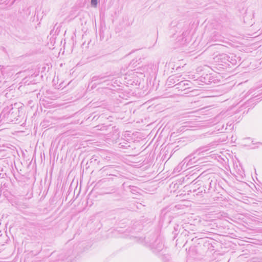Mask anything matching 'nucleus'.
<instances>
[{
  "instance_id": "7ed1b4c3",
  "label": "nucleus",
  "mask_w": 262,
  "mask_h": 262,
  "mask_svg": "<svg viewBox=\"0 0 262 262\" xmlns=\"http://www.w3.org/2000/svg\"><path fill=\"white\" fill-rule=\"evenodd\" d=\"M216 181L210 178L207 179L204 183L203 187H199L198 189H196L197 191L196 194L200 195L203 192L202 190H204L205 193H209L214 191L216 189Z\"/></svg>"
},
{
  "instance_id": "423d86ee",
  "label": "nucleus",
  "mask_w": 262,
  "mask_h": 262,
  "mask_svg": "<svg viewBox=\"0 0 262 262\" xmlns=\"http://www.w3.org/2000/svg\"><path fill=\"white\" fill-rule=\"evenodd\" d=\"M189 81L186 80L181 81L178 83H177L175 86H177V89H179L180 90H186L188 88L186 87V86H188L189 85Z\"/></svg>"
},
{
  "instance_id": "4468645a",
  "label": "nucleus",
  "mask_w": 262,
  "mask_h": 262,
  "mask_svg": "<svg viewBox=\"0 0 262 262\" xmlns=\"http://www.w3.org/2000/svg\"><path fill=\"white\" fill-rule=\"evenodd\" d=\"M0 67H1V70L3 72V70L4 69V66H0Z\"/></svg>"
},
{
  "instance_id": "f257e3e1",
  "label": "nucleus",
  "mask_w": 262,
  "mask_h": 262,
  "mask_svg": "<svg viewBox=\"0 0 262 262\" xmlns=\"http://www.w3.org/2000/svg\"><path fill=\"white\" fill-rule=\"evenodd\" d=\"M21 107L17 103L5 107L0 114V122L2 124L13 122L19 123L18 120L21 116Z\"/></svg>"
},
{
  "instance_id": "39448f33",
  "label": "nucleus",
  "mask_w": 262,
  "mask_h": 262,
  "mask_svg": "<svg viewBox=\"0 0 262 262\" xmlns=\"http://www.w3.org/2000/svg\"><path fill=\"white\" fill-rule=\"evenodd\" d=\"M217 58L218 59L220 60L221 62L228 64V61H229L230 55L226 54H220L217 56Z\"/></svg>"
},
{
  "instance_id": "0eeeda50",
  "label": "nucleus",
  "mask_w": 262,
  "mask_h": 262,
  "mask_svg": "<svg viewBox=\"0 0 262 262\" xmlns=\"http://www.w3.org/2000/svg\"><path fill=\"white\" fill-rule=\"evenodd\" d=\"M179 77L176 75H172L169 76L167 79V83L168 85H171L176 82L178 81L179 79H178Z\"/></svg>"
},
{
  "instance_id": "f8f14e48",
  "label": "nucleus",
  "mask_w": 262,
  "mask_h": 262,
  "mask_svg": "<svg viewBox=\"0 0 262 262\" xmlns=\"http://www.w3.org/2000/svg\"><path fill=\"white\" fill-rule=\"evenodd\" d=\"M129 188L130 189V192L133 193L137 192V190H138V188L137 187L134 186H129Z\"/></svg>"
},
{
  "instance_id": "9b49d317",
  "label": "nucleus",
  "mask_w": 262,
  "mask_h": 262,
  "mask_svg": "<svg viewBox=\"0 0 262 262\" xmlns=\"http://www.w3.org/2000/svg\"><path fill=\"white\" fill-rule=\"evenodd\" d=\"M208 150H209V148L207 146L201 147L196 150V152H198V154L199 155L201 153H203V152L207 151Z\"/></svg>"
},
{
  "instance_id": "dca6fc26",
  "label": "nucleus",
  "mask_w": 262,
  "mask_h": 262,
  "mask_svg": "<svg viewBox=\"0 0 262 262\" xmlns=\"http://www.w3.org/2000/svg\"><path fill=\"white\" fill-rule=\"evenodd\" d=\"M2 48L4 51H5L6 49L4 47H2Z\"/></svg>"
},
{
  "instance_id": "f03ea898",
  "label": "nucleus",
  "mask_w": 262,
  "mask_h": 262,
  "mask_svg": "<svg viewBox=\"0 0 262 262\" xmlns=\"http://www.w3.org/2000/svg\"><path fill=\"white\" fill-rule=\"evenodd\" d=\"M139 241V242L150 247L154 253L161 251L164 248L162 239L158 237L154 233L148 234L144 238L140 237Z\"/></svg>"
},
{
  "instance_id": "ddd939ff",
  "label": "nucleus",
  "mask_w": 262,
  "mask_h": 262,
  "mask_svg": "<svg viewBox=\"0 0 262 262\" xmlns=\"http://www.w3.org/2000/svg\"><path fill=\"white\" fill-rule=\"evenodd\" d=\"M91 3L93 7H96L98 4V0H91Z\"/></svg>"
},
{
  "instance_id": "6e6552de",
  "label": "nucleus",
  "mask_w": 262,
  "mask_h": 262,
  "mask_svg": "<svg viewBox=\"0 0 262 262\" xmlns=\"http://www.w3.org/2000/svg\"><path fill=\"white\" fill-rule=\"evenodd\" d=\"M112 168H113L110 166H105L101 168L99 170V172H100L101 173H104L105 174H106V176H111L112 174L108 173V172L111 171Z\"/></svg>"
},
{
  "instance_id": "2eb2a0df",
  "label": "nucleus",
  "mask_w": 262,
  "mask_h": 262,
  "mask_svg": "<svg viewBox=\"0 0 262 262\" xmlns=\"http://www.w3.org/2000/svg\"><path fill=\"white\" fill-rule=\"evenodd\" d=\"M186 32H183V33H182V35H183V36H184L186 35Z\"/></svg>"
},
{
  "instance_id": "f3484780",
  "label": "nucleus",
  "mask_w": 262,
  "mask_h": 262,
  "mask_svg": "<svg viewBox=\"0 0 262 262\" xmlns=\"http://www.w3.org/2000/svg\"><path fill=\"white\" fill-rule=\"evenodd\" d=\"M3 149H2V147L0 146V151H2Z\"/></svg>"
},
{
  "instance_id": "1a4fd4ad",
  "label": "nucleus",
  "mask_w": 262,
  "mask_h": 262,
  "mask_svg": "<svg viewBox=\"0 0 262 262\" xmlns=\"http://www.w3.org/2000/svg\"><path fill=\"white\" fill-rule=\"evenodd\" d=\"M211 39L214 41H220L222 40V36L217 32L213 33Z\"/></svg>"
},
{
  "instance_id": "20e7f679",
  "label": "nucleus",
  "mask_w": 262,
  "mask_h": 262,
  "mask_svg": "<svg viewBox=\"0 0 262 262\" xmlns=\"http://www.w3.org/2000/svg\"><path fill=\"white\" fill-rule=\"evenodd\" d=\"M111 76L110 75H96L94 76L91 78V82H94L95 85L102 84L103 83H106V85L109 84V82L111 81Z\"/></svg>"
},
{
  "instance_id": "9d476101",
  "label": "nucleus",
  "mask_w": 262,
  "mask_h": 262,
  "mask_svg": "<svg viewBox=\"0 0 262 262\" xmlns=\"http://www.w3.org/2000/svg\"><path fill=\"white\" fill-rule=\"evenodd\" d=\"M235 56H233V55H231L230 56L229 61H228V66H230V63H231L232 65H235L237 63V61L235 59Z\"/></svg>"
}]
</instances>
